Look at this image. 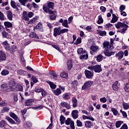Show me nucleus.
I'll list each match as a JSON object with an SVG mask.
<instances>
[{
    "label": "nucleus",
    "instance_id": "23",
    "mask_svg": "<svg viewBox=\"0 0 129 129\" xmlns=\"http://www.w3.org/2000/svg\"><path fill=\"white\" fill-rule=\"evenodd\" d=\"M6 119L10 122V123H11L12 124H16V121L14 120L12 118L10 117L9 116H7L6 117Z\"/></svg>",
    "mask_w": 129,
    "mask_h": 129
},
{
    "label": "nucleus",
    "instance_id": "35",
    "mask_svg": "<svg viewBox=\"0 0 129 129\" xmlns=\"http://www.w3.org/2000/svg\"><path fill=\"white\" fill-rule=\"evenodd\" d=\"M62 26L65 27V28H69V25H68V21L67 20H64L63 22L62 23Z\"/></svg>",
    "mask_w": 129,
    "mask_h": 129
},
{
    "label": "nucleus",
    "instance_id": "17",
    "mask_svg": "<svg viewBox=\"0 0 129 129\" xmlns=\"http://www.w3.org/2000/svg\"><path fill=\"white\" fill-rule=\"evenodd\" d=\"M72 103H73V107H77L78 105V102L77 99H76V97H73L72 98Z\"/></svg>",
    "mask_w": 129,
    "mask_h": 129
},
{
    "label": "nucleus",
    "instance_id": "19",
    "mask_svg": "<svg viewBox=\"0 0 129 129\" xmlns=\"http://www.w3.org/2000/svg\"><path fill=\"white\" fill-rule=\"evenodd\" d=\"M123 51H119L115 54L116 57H118V60H121L122 58H123Z\"/></svg>",
    "mask_w": 129,
    "mask_h": 129
},
{
    "label": "nucleus",
    "instance_id": "12",
    "mask_svg": "<svg viewBox=\"0 0 129 129\" xmlns=\"http://www.w3.org/2000/svg\"><path fill=\"white\" fill-rule=\"evenodd\" d=\"M79 112L77 110H74L72 111V116L74 119H76L77 118H78V116H79V115H78Z\"/></svg>",
    "mask_w": 129,
    "mask_h": 129
},
{
    "label": "nucleus",
    "instance_id": "40",
    "mask_svg": "<svg viewBox=\"0 0 129 129\" xmlns=\"http://www.w3.org/2000/svg\"><path fill=\"white\" fill-rule=\"evenodd\" d=\"M28 0H19V3L22 6H26V4L27 3Z\"/></svg>",
    "mask_w": 129,
    "mask_h": 129
},
{
    "label": "nucleus",
    "instance_id": "46",
    "mask_svg": "<svg viewBox=\"0 0 129 129\" xmlns=\"http://www.w3.org/2000/svg\"><path fill=\"white\" fill-rule=\"evenodd\" d=\"M9 111H10V108L9 107H5L3 108L2 112L4 113L5 112H9Z\"/></svg>",
    "mask_w": 129,
    "mask_h": 129
},
{
    "label": "nucleus",
    "instance_id": "24",
    "mask_svg": "<svg viewBox=\"0 0 129 129\" xmlns=\"http://www.w3.org/2000/svg\"><path fill=\"white\" fill-rule=\"evenodd\" d=\"M53 93H54V95H57L58 96V95H60L62 92H61V90L60 89L57 88L55 90H53Z\"/></svg>",
    "mask_w": 129,
    "mask_h": 129
},
{
    "label": "nucleus",
    "instance_id": "4",
    "mask_svg": "<svg viewBox=\"0 0 129 129\" xmlns=\"http://www.w3.org/2000/svg\"><path fill=\"white\" fill-rule=\"evenodd\" d=\"M88 69L89 70H91V71H94L96 73H100V72H101L102 71V70L101 69V67L99 65H96L94 67L90 66L88 67Z\"/></svg>",
    "mask_w": 129,
    "mask_h": 129
},
{
    "label": "nucleus",
    "instance_id": "29",
    "mask_svg": "<svg viewBox=\"0 0 129 129\" xmlns=\"http://www.w3.org/2000/svg\"><path fill=\"white\" fill-rule=\"evenodd\" d=\"M79 58L81 60H83V59H84V60H87V59H88V54L86 53L85 54L81 55Z\"/></svg>",
    "mask_w": 129,
    "mask_h": 129
},
{
    "label": "nucleus",
    "instance_id": "20",
    "mask_svg": "<svg viewBox=\"0 0 129 129\" xmlns=\"http://www.w3.org/2000/svg\"><path fill=\"white\" fill-rule=\"evenodd\" d=\"M92 125H93L92 122L90 121H85V127H87L88 128H91V126H92Z\"/></svg>",
    "mask_w": 129,
    "mask_h": 129
},
{
    "label": "nucleus",
    "instance_id": "18",
    "mask_svg": "<svg viewBox=\"0 0 129 129\" xmlns=\"http://www.w3.org/2000/svg\"><path fill=\"white\" fill-rule=\"evenodd\" d=\"M118 84V81H116L112 85V88L113 90H114L115 91H117L118 90V86H117V85Z\"/></svg>",
    "mask_w": 129,
    "mask_h": 129
},
{
    "label": "nucleus",
    "instance_id": "62",
    "mask_svg": "<svg viewBox=\"0 0 129 129\" xmlns=\"http://www.w3.org/2000/svg\"><path fill=\"white\" fill-rule=\"evenodd\" d=\"M68 32V29H63L60 30V34H64V33H67Z\"/></svg>",
    "mask_w": 129,
    "mask_h": 129
},
{
    "label": "nucleus",
    "instance_id": "21",
    "mask_svg": "<svg viewBox=\"0 0 129 129\" xmlns=\"http://www.w3.org/2000/svg\"><path fill=\"white\" fill-rule=\"evenodd\" d=\"M62 98L64 100H69L70 99V94L69 93H65L62 95Z\"/></svg>",
    "mask_w": 129,
    "mask_h": 129
},
{
    "label": "nucleus",
    "instance_id": "30",
    "mask_svg": "<svg viewBox=\"0 0 129 129\" xmlns=\"http://www.w3.org/2000/svg\"><path fill=\"white\" fill-rule=\"evenodd\" d=\"M4 26H5L6 29L7 28H12L13 27V24L11 22H4Z\"/></svg>",
    "mask_w": 129,
    "mask_h": 129
},
{
    "label": "nucleus",
    "instance_id": "5",
    "mask_svg": "<svg viewBox=\"0 0 129 129\" xmlns=\"http://www.w3.org/2000/svg\"><path fill=\"white\" fill-rule=\"evenodd\" d=\"M99 51V47L97 45H92L90 47V53L91 55H95Z\"/></svg>",
    "mask_w": 129,
    "mask_h": 129
},
{
    "label": "nucleus",
    "instance_id": "7",
    "mask_svg": "<svg viewBox=\"0 0 129 129\" xmlns=\"http://www.w3.org/2000/svg\"><path fill=\"white\" fill-rule=\"evenodd\" d=\"M45 11V13L46 14H49V15H51L49 16V18L50 20H55L56 19V17L57 16V13L56 12L54 11H49V10H47L46 9H44Z\"/></svg>",
    "mask_w": 129,
    "mask_h": 129
},
{
    "label": "nucleus",
    "instance_id": "55",
    "mask_svg": "<svg viewBox=\"0 0 129 129\" xmlns=\"http://www.w3.org/2000/svg\"><path fill=\"white\" fill-rule=\"evenodd\" d=\"M43 108V106L42 105L37 106V107H32V109L36 110L37 109H42Z\"/></svg>",
    "mask_w": 129,
    "mask_h": 129
},
{
    "label": "nucleus",
    "instance_id": "13",
    "mask_svg": "<svg viewBox=\"0 0 129 129\" xmlns=\"http://www.w3.org/2000/svg\"><path fill=\"white\" fill-rule=\"evenodd\" d=\"M10 116L11 117H12L14 120L17 121V122H20V119H19V117H18V116L15 114L14 112H10Z\"/></svg>",
    "mask_w": 129,
    "mask_h": 129
},
{
    "label": "nucleus",
    "instance_id": "49",
    "mask_svg": "<svg viewBox=\"0 0 129 129\" xmlns=\"http://www.w3.org/2000/svg\"><path fill=\"white\" fill-rule=\"evenodd\" d=\"M71 119L70 118H68L67 120H65L64 122L67 125H69L71 123Z\"/></svg>",
    "mask_w": 129,
    "mask_h": 129
},
{
    "label": "nucleus",
    "instance_id": "37",
    "mask_svg": "<svg viewBox=\"0 0 129 129\" xmlns=\"http://www.w3.org/2000/svg\"><path fill=\"white\" fill-rule=\"evenodd\" d=\"M9 73H10L9 71H8L7 70H4L1 72V75H3V76H6V75H9Z\"/></svg>",
    "mask_w": 129,
    "mask_h": 129
},
{
    "label": "nucleus",
    "instance_id": "57",
    "mask_svg": "<svg viewBox=\"0 0 129 129\" xmlns=\"http://www.w3.org/2000/svg\"><path fill=\"white\" fill-rule=\"evenodd\" d=\"M41 28H42V25L38 24L34 28V31L36 29H40Z\"/></svg>",
    "mask_w": 129,
    "mask_h": 129
},
{
    "label": "nucleus",
    "instance_id": "59",
    "mask_svg": "<svg viewBox=\"0 0 129 129\" xmlns=\"http://www.w3.org/2000/svg\"><path fill=\"white\" fill-rule=\"evenodd\" d=\"M47 94H48V93L44 90L41 92V95L43 97H45V96H47Z\"/></svg>",
    "mask_w": 129,
    "mask_h": 129
},
{
    "label": "nucleus",
    "instance_id": "42",
    "mask_svg": "<svg viewBox=\"0 0 129 129\" xmlns=\"http://www.w3.org/2000/svg\"><path fill=\"white\" fill-rule=\"evenodd\" d=\"M122 105L124 109L125 110L129 109V104L128 103H123Z\"/></svg>",
    "mask_w": 129,
    "mask_h": 129
},
{
    "label": "nucleus",
    "instance_id": "45",
    "mask_svg": "<svg viewBox=\"0 0 129 129\" xmlns=\"http://www.w3.org/2000/svg\"><path fill=\"white\" fill-rule=\"evenodd\" d=\"M111 111L113 112L114 115H117V114L118 113V111H117V110H116L114 108H111Z\"/></svg>",
    "mask_w": 129,
    "mask_h": 129
},
{
    "label": "nucleus",
    "instance_id": "28",
    "mask_svg": "<svg viewBox=\"0 0 129 129\" xmlns=\"http://www.w3.org/2000/svg\"><path fill=\"white\" fill-rule=\"evenodd\" d=\"M23 20H25V21H29V19L28 17V14H27V12L26 11H24L23 12Z\"/></svg>",
    "mask_w": 129,
    "mask_h": 129
},
{
    "label": "nucleus",
    "instance_id": "3",
    "mask_svg": "<svg viewBox=\"0 0 129 129\" xmlns=\"http://www.w3.org/2000/svg\"><path fill=\"white\" fill-rule=\"evenodd\" d=\"M54 5L55 4L54 3L49 2L47 3V5L43 7V10L45 13H46V11L45 10H46V11H49V12H52V11L51 10H53Z\"/></svg>",
    "mask_w": 129,
    "mask_h": 129
},
{
    "label": "nucleus",
    "instance_id": "34",
    "mask_svg": "<svg viewBox=\"0 0 129 129\" xmlns=\"http://www.w3.org/2000/svg\"><path fill=\"white\" fill-rule=\"evenodd\" d=\"M50 74L51 75H52V76H53V79H54V80H57V78H58V75H57V74H56V72H51L50 73Z\"/></svg>",
    "mask_w": 129,
    "mask_h": 129
},
{
    "label": "nucleus",
    "instance_id": "15",
    "mask_svg": "<svg viewBox=\"0 0 129 129\" xmlns=\"http://www.w3.org/2000/svg\"><path fill=\"white\" fill-rule=\"evenodd\" d=\"M33 101H34V99H33L27 100L24 102L25 106H30L32 105L33 104Z\"/></svg>",
    "mask_w": 129,
    "mask_h": 129
},
{
    "label": "nucleus",
    "instance_id": "39",
    "mask_svg": "<svg viewBox=\"0 0 129 129\" xmlns=\"http://www.w3.org/2000/svg\"><path fill=\"white\" fill-rule=\"evenodd\" d=\"M122 123H123V121H117L115 124L116 127L117 128L120 127V126L121 125Z\"/></svg>",
    "mask_w": 129,
    "mask_h": 129
},
{
    "label": "nucleus",
    "instance_id": "44",
    "mask_svg": "<svg viewBox=\"0 0 129 129\" xmlns=\"http://www.w3.org/2000/svg\"><path fill=\"white\" fill-rule=\"evenodd\" d=\"M103 59V56L100 54L97 56V62H100V61H102Z\"/></svg>",
    "mask_w": 129,
    "mask_h": 129
},
{
    "label": "nucleus",
    "instance_id": "50",
    "mask_svg": "<svg viewBox=\"0 0 129 129\" xmlns=\"http://www.w3.org/2000/svg\"><path fill=\"white\" fill-rule=\"evenodd\" d=\"M49 84L51 89H55V88H56V87H57V86H56V85L54 84V83H53L52 82H49Z\"/></svg>",
    "mask_w": 129,
    "mask_h": 129
},
{
    "label": "nucleus",
    "instance_id": "56",
    "mask_svg": "<svg viewBox=\"0 0 129 129\" xmlns=\"http://www.w3.org/2000/svg\"><path fill=\"white\" fill-rule=\"evenodd\" d=\"M5 20V16L4 15V13L0 11V20L4 21Z\"/></svg>",
    "mask_w": 129,
    "mask_h": 129
},
{
    "label": "nucleus",
    "instance_id": "31",
    "mask_svg": "<svg viewBox=\"0 0 129 129\" xmlns=\"http://www.w3.org/2000/svg\"><path fill=\"white\" fill-rule=\"evenodd\" d=\"M112 19L111 21V23H116L117 22V20H118V18L115 14H112Z\"/></svg>",
    "mask_w": 129,
    "mask_h": 129
},
{
    "label": "nucleus",
    "instance_id": "52",
    "mask_svg": "<svg viewBox=\"0 0 129 129\" xmlns=\"http://www.w3.org/2000/svg\"><path fill=\"white\" fill-rule=\"evenodd\" d=\"M29 36L31 38H38L37 34H36L35 32H32Z\"/></svg>",
    "mask_w": 129,
    "mask_h": 129
},
{
    "label": "nucleus",
    "instance_id": "58",
    "mask_svg": "<svg viewBox=\"0 0 129 129\" xmlns=\"http://www.w3.org/2000/svg\"><path fill=\"white\" fill-rule=\"evenodd\" d=\"M100 102H102L103 103H105L106 102L107 100L106 97H103L100 99Z\"/></svg>",
    "mask_w": 129,
    "mask_h": 129
},
{
    "label": "nucleus",
    "instance_id": "61",
    "mask_svg": "<svg viewBox=\"0 0 129 129\" xmlns=\"http://www.w3.org/2000/svg\"><path fill=\"white\" fill-rule=\"evenodd\" d=\"M100 10L101 11L102 13H105V11H106V8L103 6H101L100 8Z\"/></svg>",
    "mask_w": 129,
    "mask_h": 129
},
{
    "label": "nucleus",
    "instance_id": "47",
    "mask_svg": "<svg viewBox=\"0 0 129 129\" xmlns=\"http://www.w3.org/2000/svg\"><path fill=\"white\" fill-rule=\"evenodd\" d=\"M72 85L73 87H76L78 85V82L77 80H74L72 82Z\"/></svg>",
    "mask_w": 129,
    "mask_h": 129
},
{
    "label": "nucleus",
    "instance_id": "38",
    "mask_svg": "<svg viewBox=\"0 0 129 129\" xmlns=\"http://www.w3.org/2000/svg\"><path fill=\"white\" fill-rule=\"evenodd\" d=\"M102 23H103V19H102L101 15H100L98 16V20L97 21V24H102Z\"/></svg>",
    "mask_w": 129,
    "mask_h": 129
},
{
    "label": "nucleus",
    "instance_id": "25",
    "mask_svg": "<svg viewBox=\"0 0 129 129\" xmlns=\"http://www.w3.org/2000/svg\"><path fill=\"white\" fill-rule=\"evenodd\" d=\"M67 66L68 70L70 71L72 69V60L69 59L67 61Z\"/></svg>",
    "mask_w": 129,
    "mask_h": 129
},
{
    "label": "nucleus",
    "instance_id": "10",
    "mask_svg": "<svg viewBox=\"0 0 129 129\" xmlns=\"http://www.w3.org/2000/svg\"><path fill=\"white\" fill-rule=\"evenodd\" d=\"M85 75L86 78H88V79H91V78L93 77L94 74H93V72L86 70L85 71Z\"/></svg>",
    "mask_w": 129,
    "mask_h": 129
},
{
    "label": "nucleus",
    "instance_id": "51",
    "mask_svg": "<svg viewBox=\"0 0 129 129\" xmlns=\"http://www.w3.org/2000/svg\"><path fill=\"white\" fill-rule=\"evenodd\" d=\"M124 89L126 92H129V82L125 85Z\"/></svg>",
    "mask_w": 129,
    "mask_h": 129
},
{
    "label": "nucleus",
    "instance_id": "32",
    "mask_svg": "<svg viewBox=\"0 0 129 129\" xmlns=\"http://www.w3.org/2000/svg\"><path fill=\"white\" fill-rule=\"evenodd\" d=\"M65 119H66V118L63 116V115H61L59 118L61 124H64V122H65Z\"/></svg>",
    "mask_w": 129,
    "mask_h": 129
},
{
    "label": "nucleus",
    "instance_id": "22",
    "mask_svg": "<svg viewBox=\"0 0 129 129\" xmlns=\"http://www.w3.org/2000/svg\"><path fill=\"white\" fill-rule=\"evenodd\" d=\"M7 17L10 21H12L13 20V13H12L11 11H8L7 13Z\"/></svg>",
    "mask_w": 129,
    "mask_h": 129
},
{
    "label": "nucleus",
    "instance_id": "36",
    "mask_svg": "<svg viewBox=\"0 0 129 129\" xmlns=\"http://www.w3.org/2000/svg\"><path fill=\"white\" fill-rule=\"evenodd\" d=\"M2 36L4 38H10V35H9V33L5 31L2 32Z\"/></svg>",
    "mask_w": 129,
    "mask_h": 129
},
{
    "label": "nucleus",
    "instance_id": "2",
    "mask_svg": "<svg viewBox=\"0 0 129 129\" xmlns=\"http://www.w3.org/2000/svg\"><path fill=\"white\" fill-rule=\"evenodd\" d=\"M126 24H127V22H125L124 23L119 22H117V24L115 25V26L117 29L123 28L121 30H119L118 32L121 33V34H124L126 30H127V28H128V26H127Z\"/></svg>",
    "mask_w": 129,
    "mask_h": 129
},
{
    "label": "nucleus",
    "instance_id": "33",
    "mask_svg": "<svg viewBox=\"0 0 129 129\" xmlns=\"http://www.w3.org/2000/svg\"><path fill=\"white\" fill-rule=\"evenodd\" d=\"M9 86L7 84H3L1 86V88L4 90H8L9 89Z\"/></svg>",
    "mask_w": 129,
    "mask_h": 129
},
{
    "label": "nucleus",
    "instance_id": "8",
    "mask_svg": "<svg viewBox=\"0 0 129 129\" xmlns=\"http://www.w3.org/2000/svg\"><path fill=\"white\" fill-rule=\"evenodd\" d=\"M92 84H93V82L92 81H86L82 86V89L83 90H85V89H87V88L90 87V86H91Z\"/></svg>",
    "mask_w": 129,
    "mask_h": 129
},
{
    "label": "nucleus",
    "instance_id": "26",
    "mask_svg": "<svg viewBox=\"0 0 129 129\" xmlns=\"http://www.w3.org/2000/svg\"><path fill=\"white\" fill-rule=\"evenodd\" d=\"M8 125V123L4 120H2L0 121V127H6Z\"/></svg>",
    "mask_w": 129,
    "mask_h": 129
},
{
    "label": "nucleus",
    "instance_id": "27",
    "mask_svg": "<svg viewBox=\"0 0 129 129\" xmlns=\"http://www.w3.org/2000/svg\"><path fill=\"white\" fill-rule=\"evenodd\" d=\"M78 54L80 55L81 54H85L86 51L85 50H83V48H80L77 50Z\"/></svg>",
    "mask_w": 129,
    "mask_h": 129
},
{
    "label": "nucleus",
    "instance_id": "64",
    "mask_svg": "<svg viewBox=\"0 0 129 129\" xmlns=\"http://www.w3.org/2000/svg\"><path fill=\"white\" fill-rule=\"evenodd\" d=\"M120 129H128L127 125H126V124H123Z\"/></svg>",
    "mask_w": 129,
    "mask_h": 129
},
{
    "label": "nucleus",
    "instance_id": "1",
    "mask_svg": "<svg viewBox=\"0 0 129 129\" xmlns=\"http://www.w3.org/2000/svg\"><path fill=\"white\" fill-rule=\"evenodd\" d=\"M103 48L104 49V53L106 56H111V55H114L115 53V52L110 51L111 46H110L108 41H104L103 43Z\"/></svg>",
    "mask_w": 129,
    "mask_h": 129
},
{
    "label": "nucleus",
    "instance_id": "6",
    "mask_svg": "<svg viewBox=\"0 0 129 129\" xmlns=\"http://www.w3.org/2000/svg\"><path fill=\"white\" fill-rule=\"evenodd\" d=\"M9 87L11 89H13V90H16L17 89V85L16 84V81L14 79H12L9 82Z\"/></svg>",
    "mask_w": 129,
    "mask_h": 129
},
{
    "label": "nucleus",
    "instance_id": "11",
    "mask_svg": "<svg viewBox=\"0 0 129 129\" xmlns=\"http://www.w3.org/2000/svg\"><path fill=\"white\" fill-rule=\"evenodd\" d=\"M11 5L13 9H15L16 10V11H19V8L20 7V3H18L17 5H16V2L15 1H11Z\"/></svg>",
    "mask_w": 129,
    "mask_h": 129
},
{
    "label": "nucleus",
    "instance_id": "53",
    "mask_svg": "<svg viewBox=\"0 0 129 129\" xmlns=\"http://www.w3.org/2000/svg\"><path fill=\"white\" fill-rule=\"evenodd\" d=\"M16 89H18L19 91H23V87L20 84L16 85Z\"/></svg>",
    "mask_w": 129,
    "mask_h": 129
},
{
    "label": "nucleus",
    "instance_id": "41",
    "mask_svg": "<svg viewBox=\"0 0 129 129\" xmlns=\"http://www.w3.org/2000/svg\"><path fill=\"white\" fill-rule=\"evenodd\" d=\"M98 34L100 36H102V37H103L104 36H106V31H100L98 32Z\"/></svg>",
    "mask_w": 129,
    "mask_h": 129
},
{
    "label": "nucleus",
    "instance_id": "14",
    "mask_svg": "<svg viewBox=\"0 0 129 129\" xmlns=\"http://www.w3.org/2000/svg\"><path fill=\"white\" fill-rule=\"evenodd\" d=\"M60 105L62 107H65L67 109H70V108H71V106H70V104L66 102H61Z\"/></svg>",
    "mask_w": 129,
    "mask_h": 129
},
{
    "label": "nucleus",
    "instance_id": "54",
    "mask_svg": "<svg viewBox=\"0 0 129 129\" xmlns=\"http://www.w3.org/2000/svg\"><path fill=\"white\" fill-rule=\"evenodd\" d=\"M31 79L34 83H37V82H38V79L34 76H32Z\"/></svg>",
    "mask_w": 129,
    "mask_h": 129
},
{
    "label": "nucleus",
    "instance_id": "16",
    "mask_svg": "<svg viewBox=\"0 0 129 129\" xmlns=\"http://www.w3.org/2000/svg\"><path fill=\"white\" fill-rule=\"evenodd\" d=\"M7 59L6 53L3 50H0V59L2 61H5Z\"/></svg>",
    "mask_w": 129,
    "mask_h": 129
},
{
    "label": "nucleus",
    "instance_id": "48",
    "mask_svg": "<svg viewBox=\"0 0 129 129\" xmlns=\"http://www.w3.org/2000/svg\"><path fill=\"white\" fill-rule=\"evenodd\" d=\"M37 20H38L37 18H34L30 20V21L29 22V24H35V23L37 22Z\"/></svg>",
    "mask_w": 129,
    "mask_h": 129
},
{
    "label": "nucleus",
    "instance_id": "43",
    "mask_svg": "<svg viewBox=\"0 0 129 129\" xmlns=\"http://www.w3.org/2000/svg\"><path fill=\"white\" fill-rule=\"evenodd\" d=\"M60 76L62 77V78H67V77H68V74L66 73H61Z\"/></svg>",
    "mask_w": 129,
    "mask_h": 129
},
{
    "label": "nucleus",
    "instance_id": "63",
    "mask_svg": "<svg viewBox=\"0 0 129 129\" xmlns=\"http://www.w3.org/2000/svg\"><path fill=\"white\" fill-rule=\"evenodd\" d=\"M119 10H120V12H122V11H124L125 10V6L124 5H121Z\"/></svg>",
    "mask_w": 129,
    "mask_h": 129
},
{
    "label": "nucleus",
    "instance_id": "60",
    "mask_svg": "<svg viewBox=\"0 0 129 129\" xmlns=\"http://www.w3.org/2000/svg\"><path fill=\"white\" fill-rule=\"evenodd\" d=\"M77 126H82V122L80 120H77Z\"/></svg>",
    "mask_w": 129,
    "mask_h": 129
},
{
    "label": "nucleus",
    "instance_id": "9",
    "mask_svg": "<svg viewBox=\"0 0 129 129\" xmlns=\"http://www.w3.org/2000/svg\"><path fill=\"white\" fill-rule=\"evenodd\" d=\"M61 34V27H55L53 29V36L56 37Z\"/></svg>",
    "mask_w": 129,
    "mask_h": 129
}]
</instances>
